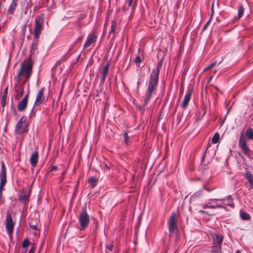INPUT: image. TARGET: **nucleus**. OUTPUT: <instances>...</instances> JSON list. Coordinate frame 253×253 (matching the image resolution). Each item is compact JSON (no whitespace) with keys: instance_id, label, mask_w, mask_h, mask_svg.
Masks as SVG:
<instances>
[{"instance_id":"obj_4","label":"nucleus","mask_w":253,"mask_h":253,"mask_svg":"<svg viewBox=\"0 0 253 253\" xmlns=\"http://www.w3.org/2000/svg\"><path fill=\"white\" fill-rule=\"evenodd\" d=\"M90 219L87 212L86 204L82 209L79 217V222L83 230H85L88 226Z\"/></svg>"},{"instance_id":"obj_8","label":"nucleus","mask_w":253,"mask_h":253,"mask_svg":"<svg viewBox=\"0 0 253 253\" xmlns=\"http://www.w3.org/2000/svg\"><path fill=\"white\" fill-rule=\"evenodd\" d=\"M239 145L241 150L247 155L249 156L251 153V150L248 148L246 143L245 137L243 134H241L239 137Z\"/></svg>"},{"instance_id":"obj_18","label":"nucleus","mask_w":253,"mask_h":253,"mask_svg":"<svg viewBox=\"0 0 253 253\" xmlns=\"http://www.w3.org/2000/svg\"><path fill=\"white\" fill-rule=\"evenodd\" d=\"M39 154L37 151L34 152L30 158V162L33 167H35L38 162Z\"/></svg>"},{"instance_id":"obj_37","label":"nucleus","mask_w":253,"mask_h":253,"mask_svg":"<svg viewBox=\"0 0 253 253\" xmlns=\"http://www.w3.org/2000/svg\"><path fill=\"white\" fill-rule=\"evenodd\" d=\"M221 249H218L217 247H215V245H214L213 247V251L214 252H217Z\"/></svg>"},{"instance_id":"obj_26","label":"nucleus","mask_w":253,"mask_h":253,"mask_svg":"<svg viewBox=\"0 0 253 253\" xmlns=\"http://www.w3.org/2000/svg\"><path fill=\"white\" fill-rule=\"evenodd\" d=\"M240 217L243 220H249L251 218V216L249 214L246 212H240Z\"/></svg>"},{"instance_id":"obj_25","label":"nucleus","mask_w":253,"mask_h":253,"mask_svg":"<svg viewBox=\"0 0 253 253\" xmlns=\"http://www.w3.org/2000/svg\"><path fill=\"white\" fill-rule=\"evenodd\" d=\"M244 12V8L242 5L239 6L238 10V19L240 18L243 15Z\"/></svg>"},{"instance_id":"obj_17","label":"nucleus","mask_w":253,"mask_h":253,"mask_svg":"<svg viewBox=\"0 0 253 253\" xmlns=\"http://www.w3.org/2000/svg\"><path fill=\"white\" fill-rule=\"evenodd\" d=\"M44 90V87H42L38 92L37 96L35 102V104L37 103H42L44 100V96L43 94V91Z\"/></svg>"},{"instance_id":"obj_31","label":"nucleus","mask_w":253,"mask_h":253,"mask_svg":"<svg viewBox=\"0 0 253 253\" xmlns=\"http://www.w3.org/2000/svg\"><path fill=\"white\" fill-rule=\"evenodd\" d=\"M216 63V62H212L211 64H210L205 68L204 71H206V70H209V69L212 68L215 65Z\"/></svg>"},{"instance_id":"obj_47","label":"nucleus","mask_w":253,"mask_h":253,"mask_svg":"<svg viewBox=\"0 0 253 253\" xmlns=\"http://www.w3.org/2000/svg\"><path fill=\"white\" fill-rule=\"evenodd\" d=\"M63 175V172L62 173L61 176Z\"/></svg>"},{"instance_id":"obj_23","label":"nucleus","mask_w":253,"mask_h":253,"mask_svg":"<svg viewBox=\"0 0 253 253\" xmlns=\"http://www.w3.org/2000/svg\"><path fill=\"white\" fill-rule=\"evenodd\" d=\"M97 181L98 180L96 178L92 176L89 178L88 183L90 184V186L93 188L96 186Z\"/></svg>"},{"instance_id":"obj_13","label":"nucleus","mask_w":253,"mask_h":253,"mask_svg":"<svg viewBox=\"0 0 253 253\" xmlns=\"http://www.w3.org/2000/svg\"><path fill=\"white\" fill-rule=\"evenodd\" d=\"M17 5L18 0H12L8 8L7 9L6 15L7 16L12 15L14 13Z\"/></svg>"},{"instance_id":"obj_6","label":"nucleus","mask_w":253,"mask_h":253,"mask_svg":"<svg viewBox=\"0 0 253 253\" xmlns=\"http://www.w3.org/2000/svg\"><path fill=\"white\" fill-rule=\"evenodd\" d=\"M177 219L175 212H172L168 221L169 230L170 233H173L177 229Z\"/></svg>"},{"instance_id":"obj_40","label":"nucleus","mask_w":253,"mask_h":253,"mask_svg":"<svg viewBox=\"0 0 253 253\" xmlns=\"http://www.w3.org/2000/svg\"><path fill=\"white\" fill-rule=\"evenodd\" d=\"M3 7V4L0 1V13L1 12V9Z\"/></svg>"},{"instance_id":"obj_34","label":"nucleus","mask_w":253,"mask_h":253,"mask_svg":"<svg viewBox=\"0 0 253 253\" xmlns=\"http://www.w3.org/2000/svg\"><path fill=\"white\" fill-rule=\"evenodd\" d=\"M124 135L125 141L126 143V144H127L129 138H128V134H127V132H125Z\"/></svg>"},{"instance_id":"obj_14","label":"nucleus","mask_w":253,"mask_h":253,"mask_svg":"<svg viewBox=\"0 0 253 253\" xmlns=\"http://www.w3.org/2000/svg\"><path fill=\"white\" fill-rule=\"evenodd\" d=\"M213 240L214 244L215 245V247H217L218 249H221L223 237L219 235L214 234L213 236Z\"/></svg>"},{"instance_id":"obj_24","label":"nucleus","mask_w":253,"mask_h":253,"mask_svg":"<svg viewBox=\"0 0 253 253\" xmlns=\"http://www.w3.org/2000/svg\"><path fill=\"white\" fill-rule=\"evenodd\" d=\"M245 134L249 139H253V130L252 128L250 127L246 129Z\"/></svg>"},{"instance_id":"obj_33","label":"nucleus","mask_w":253,"mask_h":253,"mask_svg":"<svg viewBox=\"0 0 253 253\" xmlns=\"http://www.w3.org/2000/svg\"><path fill=\"white\" fill-rule=\"evenodd\" d=\"M142 60L139 56H137L136 57L135 59H134V62L136 64H139L141 62Z\"/></svg>"},{"instance_id":"obj_22","label":"nucleus","mask_w":253,"mask_h":253,"mask_svg":"<svg viewBox=\"0 0 253 253\" xmlns=\"http://www.w3.org/2000/svg\"><path fill=\"white\" fill-rule=\"evenodd\" d=\"M39 219L37 218L35 220L33 219L32 218L30 219V220L29 222L30 227L31 229H33L35 230H38V221Z\"/></svg>"},{"instance_id":"obj_10","label":"nucleus","mask_w":253,"mask_h":253,"mask_svg":"<svg viewBox=\"0 0 253 253\" xmlns=\"http://www.w3.org/2000/svg\"><path fill=\"white\" fill-rule=\"evenodd\" d=\"M29 93L30 91H29L17 105V109L19 111H24L26 109L27 106Z\"/></svg>"},{"instance_id":"obj_29","label":"nucleus","mask_w":253,"mask_h":253,"mask_svg":"<svg viewBox=\"0 0 253 253\" xmlns=\"http://www.w3.org/2000/svg\"><path fill=\"white\" fill-rule=\"evenodd\" d=\"M7 93H8V86H6L5 88V89H4V91H3V92L2 94V98L3 101H6V97L7 96Z\"/></svg>"},{"instance_id":"obj_12","label":"nucleus","mask_w":253,"mask_h":253,"mask_svg":"<svg viewBox=\"0 0 253 253\" xmlns=\"http://www.w3.org/2000/svg\"><path fill=\"white\" fill-rule=\"evenodd\" d=\"M220 199H209L207 202V204H204L203 205V209H215L216 208H221L222 207V205H218V204H215V205H212V203L216 201H219Z\"/></svg>"},{"instance_id":"obj_42","label":"nucleus","mask_w":253,"mask_h":253,"mask_svg":"<svg viewBox=\"0 0 253 253\" xmlns=\"http://www.w3.org/2000/svg\"><path fill=\"white\" fill-rule=\"evenodd\" d=\"M5 103H6V101H3V100L2 99L1 104H2V107H4L5 106Z\"/></svg>"},{"instance_id":"obj_9","label":"nucleus","mask_w":253,"mask_h":253,"mask_svg":"<svg viewBox=\"0 0 253 253\" xmlns=\"http://www.w3.org/2000/svg\"><path fill=\"white\" fill-rule=\"evenodd\" d=\"M5 228L8 235L11 236L13 231L14 224L9 212L6 214Z\"/></svg>"},{"instance_id":"obj_20","label":"nucleus","mask_w":253,"mask_h":253,"mask_svg":"<svg viewBox=\"0 0 253 253\" xmlns=\"http://www.w3.org/2000/svg\"><path fill=\"white\" fill-rule=\"evenodd\" d=\"M31 195V191L28 190L27 191H24L19 196V199L21 202L28 201L29 200Z\"/></svg>"},{"instance_id":"obj_1","label":"nucleus","mask_w":253,"mask_h":253,"mask_svg":"<svg viewBox=\"0 0 253 253\" xmlns=\"http://www.w3.org/2000/svg\"><path fill=\"white\" fill-rule=\"evenodd\" d=\"M34 62L32 59L31 55L26 62H24L20 66L15 79L17 82L16 84L14 87V95L15 100H19L23 95L25 83L19 84V80L21 76L25 73L26 80H28L32 72V68Z\"/></svg>"},{"instance_id":"obj_7","label":"nucleus","mask_w":253,"mask_h":253,"mask_svg":"<svg viewBox=\"0 0 253 253\" xmlns=\"http://www.w3.org/2000/svg\"><path fill=\"white\" fill-rule=\"evenodd\" d=\"M26 120V119L25 116H23L18 121L15 130L16 133L21 134L27 131L28 128L27 127L22 126V124L24 123Z\"/></svg>"},{"instance_id":"obj_27","label":"nucleus","mask_w":253,"mask_h":253,"mask_svg":"<svg viewBox=\"0 0 253 253\" xmlns=\"http://www.w3.org/2000/svg\"><path fill=\"white\" fill-rule=\"evenodd\" d=\"M219 140V134L218 132H216L211 139V141L213 144L218 142Z\"/></svg>"},{"instance_id":"obj_32","label":"nucleus","mask_w":253,"mask_h":253,"mask_svg":"<svg viewBox=\"0 0 253 253\" xmlns=\"http://www.w3.org/2000/svg\"><path fill=\"white\" fill-rule=\"evenodd\" d=\"M113 247L114 245L113 244H110L106 245V248L111 252L113 251Z\"/></svg>"},{"instance_id":"obj_2","label":"nucleus","mask_w":253,"mask_h":253,"mask_svg":"<svg viewBox=\"0 0 253 253\" xmlns=\"http://www.w3.org/2000/svg\"><path fill=\"white\" fill-rule=\"evenodd\" d=\"M161 66L162 63H159L157 65V67L153 69L152 72L150 75L148 88L146 93V98L144 99V105H146L151 99L152 94L157 87L159 76Z\"/></svg>"},{"instance_id":"obj_44","label":"nucleus","mask_w":253,"mask_h":253,"mask_svg":"<svg viewBox=\"0 0 253 253\" xmlns=\"http://www.w3.org/2000/svg\"><path fill=\"white\" fill-rule=\"evenodd\" d=\"M217 201H214V202H213V203H212V205L218 204L217 203Z\"/></svg>"},{"instance_id":"obj_38","label":"nucleus","mask_w":253,"mask_h":253,"mask_svg":"<svg viewBox=\"0 0 253 253\" xmlns=\"http://www.w3.org/2000/svg\"><path fill=\"white\" fill-rule=\"evenodd\" d=\"M57 169V167L56 166H52L51 168V169L50 170V172L54 171Z\"/></svg>"},{"instance_id":"obj_19","label":"nucleus","mask_w":253,"mask_h":253,"mask_svg":"<svg viewBox=\"0 0 253 253\" xmlns=\"http://www.w3.org/2000/svg\"><path fill=\"white\" fill-rule=\"evenodd\" d=\"M191 97V91L187 93L184 96V99L181 103V107L185 109L187 107Z\"/></svg>"},{"instance_id":"obj_16","label":"nucleus","mask_w":253,"mask_h":253,"mask_svg":"<svg viewBox=\"0 0 253 253\" xmlns=\"http://www.w3.org/2000/svg\"><path fill=\"white\" fill-rule=\"evenodd\" d=\"M97 36L95 33L92 34L89 37H88L86 40V41L84 45V48H87L89 47L92 43L96 42Z\"/></svg>"},{"instance_id":"obj_11","label":"nucleus","mask_w":253,"mask_h":253,"mask_svg":"<svg viewBox=\"0 0 253 253\" xmlns=\"http://www.w3.org/2000/svg\"><path fill=\"white\" fill-rule=\"evenodd\" d=\"M221 203L219 205H222L223 208L224 206H228L232 208L234 207V204L233 202V199L231 197V195H229L223 199H219Z\"/></svg>"},{"instance_id":"obj_28","label":"nucleus","mask_w":253,"mask_h":253,"mask_svg":"<svg viewBox=\"0 0 253 253\" xmlns=\"http://www.w3.org/2000/svg\"><path fill=\"white\" fill-rule=\"evenodd\" d=\"M136 3V0H128V6L132 7V9H134L135 7Z\"/></svg>"},{"instance_id":"obj_43","label":"nucleus","mask_w":253,"mask_h":253,"mask_svg":"<svg viewBox=\"0 0 253 253\" xmlns=\"http://www.w3.org/2000/svg\"><path fill=\"white\" fill-rule=\"evenodd\" d=\"M200 194H201V192H199L195 193V196H199Z\"/></svg>"},{"instance_id":"obj_5","label":"nucleus","mask_w":253,"mask_h":253,"mask_svg":"<svg viewBox=\"0 0 253 253\" xmlns=\"http://www.w3.org/2000/svg\"><path fill=\"white\" fill-rule=\"evenodd\" d=\"M52 76L55 80L58 82H61V89L59 93V97H61L62 94V89H63V74H62V67L59 65H57L52 69Z\"/></svg>"},{"instance_id":"obj_46","label":"nucleus","mask_w":253,"mask_h":253,"mask_svg":"<svg viewBox=\"0 0 253 253\" xmlns=\"http://www.w3.org/2000/svg\"><path fill=\"white\" fill-rule=\"evenodd\" d=\"M212 78V76H211V77H210V79L209 80L211 79V78Z\"/></svg>"},{"instance_id":"obj_15","label":"nucleus","mask_w":253,"mask_h":253,"mask_svg":"<svg viewBox=\"0 0 253 253\" xmlns=\"http://www.w3.org/2000/svg\"><path fill=\"white\" fill-rule=\"evenodd\" d=\"M110 65V62L108 61L105 66L103 67L102 72L101 73V77L100 79V82L101 84H103L105 82L106 76L108 74Z\"/></svg>"},{"instance_id":"obj_36","label":"nucleus","mask_w":253,"mask_h":253,"mask_svg":"<svg viewBox=\"0 0 253 253\" xmlns=\"http://www.w3.org/2000/svg\"><path fill=\"white\" fill-rule=\"evenodd\" d=\"M210 20H209L206 23V24L204 25L203 28V31H204L205 30L207 27L209 26V25L210 24Z\"/></svg>"},{"instance_id":"obj_3","label":"nucleus","mask_w":253,"mask_h":253,"mask_svg":"<svg viewBox=\"0 0 253 253\" xmlns=\"http://www.w3.org/2000/svg\"><path fill=\"white\" fill-rule=\"evenodd\" d=\"M44 22V14L38 15L35 18L33 35L35 39H38L43 29Z\"/></svg>"},{"instance_id":"obj_35","label":"nucleus","mask_w":253,"mask_h":253,"mask_svg":"<svg viewBox=\"0 0 253 253\" xmlns=\"http://www.w3.org/2000/svg\"><path fill=\"white\" fill-rule=\"evenodd\" d=\"M207 149L203 153V156L201 158V162L203 163L205 160V156H206V152H207Z\"/></svg>"},{"instance_id":"obj_45","label":"nucleus","mask_w":253,"mask_h":253,"mask_svg":"<svg viewBox=\"0 0 253 253\" xmlns=\"http://www.w3.org/2000/svg\"><path fill=\"white\" fill-rule=\"evenodd\" d=\"M213 4H212V6H211V11H212V12L213 11Z\"/></svg>"},{"instance_id":"obj_41","label":"nucleus","mask_w":253,"mask_h":253,"mask_svg":"<svg viewBox=\"0 0 253 253\" xmlns=\"http://www.w3.org/2000/svg\"><path fill=\"white\" fill-rule=\"evenodd\" d=\"M199 212H200V213H202L208 214L207 213V211H204L200 210V211H199Z\"/></svg>"},{"instance_id":"obj_21","label":"nucleus","mask_w":253,"mask_h":253,"mask_svg":"<svg viewBox=\"0 0 253 253\" xmlns=\"http://www.w3.org/2000/svg\"><path fill=\"white\" fill-rule=\"evenodd\" d=\"M117 29V24L116 22L112 21L111 23V29L109 32L108 37H112V39L115 38V31Z\"/></svg>"},{"instance_id":"obj_39","label":"nucleus","mask_w":253,"mask_h":253,"mask_svg":"<svg viewBox=\"0 0 253 253\" xmlns=\"http://www.w3.org/2000/svg\"><path fill=\"white\" fill-rule=\"evenodd\" d=\"M61 114H62V113L60 114V116H59V124H60V127H61L60 130V133L62 132V126H61V124H60V122H61L60 119H61Z\"/></svg>"},{"instance_id":"obj_30","label":"nucleus","mask_w":253,"mask_h":253,"mask_svg":"<svg viewBox=\"0 0 253 253\" xmlns=\"http://www.w3.org/2000/svg\"><path fill=\"white\" fill-rule=\"evenodd\" d=\"M30 242L28 239L26 238L24 239L22 243V248H25L29 246Z\"/></svg>"}]
</instances>
